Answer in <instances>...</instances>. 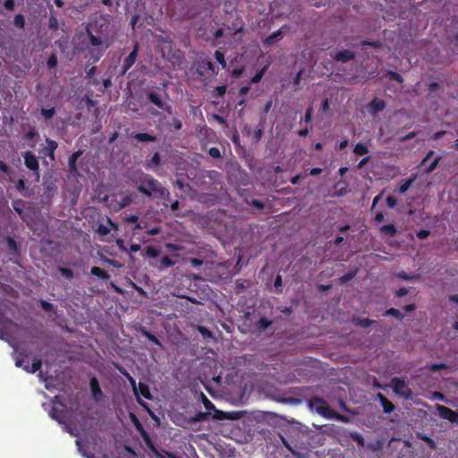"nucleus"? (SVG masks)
<instances>
[{"label": "nucleus", "instance_id": "nucleus-1", "mask_svg": "<svg viewBox=\"0 0 458 458\" xmlns=\"http://www.w3.org/2000/svg\"><path fill=\"white\" fill-rule=\"evenodd\" d=\"M137 190L147 197L156 195V197L163 198L165 195H168V191L162 186V184L155 179L153 176L142 174L137 182Z\"/></svg>", "mask_w": 458, "mask_h": 458}, {"label": "nucleus", "instance_id": "nucleus-2", "mask_svg": "<svg viewBox=\"0 0 458 458\" xmlns=\"http://www.w3.org/2000/svg\"><path fill=\"white\" fill-rule=\"evenodd\" d=\"M123 375L128 377L129 381L133 386V391H134V394H135V396H136L138 403L144 410H146L150 415L153 416L154 414H153L152 411L150 410V408L148 407V403L141 400V397H144L146 399H151L152 398V395L150 394L148 386L144 384V383L140 382L139 386H135V380L131 377V374H123Z\"/></svg>", "mask_w": 458, "mask_h": 458}, {"label": "nucleus", "instance_id": "nucleus-3", "mask_svg": "<svg viewBox=\"0 0 458 458\" xmlns=\"http://www.w3.org/2000/svg\"><path fill=\"white\" fill-rule=\"evenodd\" d=\"M309 406L315 410L318 414L326 418L332 417L334 411L328 405V403L319 397H312L308 402Z\"/></svg>", "mask_w": 458, "mask_h": 458}, {"label": "nucleus", "instance_id": "nucleus-4", "mask_svg": "<svg viewBox=\"0 0 458 458\" xmlns=\"http://www.w3.org/2000/svg\"><path fill=\"white\" fill-rule=\"evenodd\" d=\"M22 157L24 158L25 166L33 173L36 177V181L38 182L40 177V169L38 157L34 153L29 150L23 152Z\"/></svg>", "mask_w": 458, "mask_h": 458}, {"label": "nucleus", "instance_id": "nucleus-5", "mask_svg": "<svg viewBox=\"0 0 458 458\" xmlns=\"http://www.w3.org/2000/svg\"><path fill=\"white\" fill-rule=\"evenodd\" d=\"M159 43L162 47V53H167L171 55L172 59H175L177 61L181 60L182 57V54L180 50H174V41L168 37H162L159 38Z\"/></svg>", "mask_w": 458, "mask_h": 458}, {"label": "nucleus", "instance_id": "nucleus-6", "mask_svg": "<svg viewBox=\"0 0 458 458\" xmlns=\"http://www.w3.org/2000/svg\"><path fill=\"white\" fill-rule=\"evenodd\" d=\"M394 385V392L396 395L405 399L410 400L412 398V391L411 388L405 384V382L399 378L393 379Z\"/></svg>", "mask_w": 458, "mask_h": 458}, {"label": "nucleus", "instance_id": "nucleus-7", "mask_svg": "<svg viewBox=\"0 0 458 458\" xmlns=\"http://www.w3.org/2000/svg\"><path fill=\"white\" fill-rule=\"evenodd\" d=\"M64 376L65 374H55L53 376L52 374H38V377L41 381L45 383V386L47 389H59L63 388V383L59 379V376Z\"/></svg>", "mask_w": 458, "mask_h": 458}, {"label": "nucleus", "instance_id": "nucleus-8", "mask_svg": "<svg viewBox=\"0 0 458 458\" xmlns=\"http://www.w3.org/2000/svg\"><path fill=\"white\" fill-rule=\"evenodd\" d=\"M140 44L139 42H135L133 46L132 51L126 56L123 62L121 74L124 75L135 64L138 53H139Z\"/></svg>", "mask_w": 458, "mask_h": 458}, {"label": "nucleus", "instance_id": "nucleus-9", "mask_svg": "<svg viewBox=\"0 0 458 458\" xmlns=\"http://www.w3.org/2000/svg\"><path fill=\"white\" fill-rule=\"evenodd\" d=\"M148 99L158 108L165 110L169 114L172 113V106L162 100L161 97L157 92L150 91L148 94Z\"/></svg>", "mask_w": 458, "mask_h": 458}, {"label": "nucleus", "instance_id": "nucleus-10", "mask_svg": "<svg viewBox=\"0 0 458 458\" xmlns=\"http://www.w3.org/2000/svg\"><path fill=\"white\" fill-rule=\"evenodd\" d=\"M437 411L442 419L447 420L452 423H458V411L439 404L437 405Z\"/></svg>", "mask_w": 458, "mask_h": 458}, {"label": "nucleus", "instance_id": "nucleus-11", "mask_svg": "<svg viewBox=\"0 0 458 458\" xmlns=\"http://www.w3.org/2000/svg\"><path fill=\"white\" fill-rule=\"evenodd\" d=\"M30 354L25 352H18L15 358V365L18 368H21L24 370H28L30 367Z\"/></svg>", "mask_w": 458, "mask_h": 458}, {"label": "nucleus", "instance_id": "nucleus-12", "mask_svg": "<svg viewBox=\"0 0 458 458\" xmlns=\"http://www.w3.org/2000/svg\"><path fill=\"white\" fill-rule=\"evenodd\" d=\"M376 399L379 401L385 413H391L394 411V405L382 393L376 394Z\"/></svg>", "mask_w": 458, "mask_h": 458}, {"label": "nucleus", "instance_id": "nucleus-13", "mask_svg": "<svg viewBox=\"0 0 458 458\" xmlns=\"http://www.w3.org/2000/svg\"><path fill=\"white\" fill-rule=\"evenodd\" d=\"M47 146L43 148V153L45 156L48 157L51 160H55V151L58 147V144L55 140H51L49 138L46 139Z\"/></svg>", "mask_w": 458, "mask_h": 458}, {"label": "nucleus", "instance_id": "nucleus-14", "mask_svg": "<svg viewBox=\"0 0 458 458\" xmlns=\"http://www.w3.org/2000/svg\"><path fill=\"white\" fill-rule=\"evenodd\" d=\"M109 47V44H106L104 47H93L89 50V58L93 63H97L104 55L106 50Z\"/></svg>", "mask_w": 458, "mask_h": 458}, {"label": "nucleus", "instance_id": "nucleus-15", "mask_svg": "<svg viewBox=\"0 0 458 458\" xmlns=\"http://www.w3.org/2000/svg\"><path fill=\"white\" fill-rule=\"evenodd\" d=\"M333 58L337 62L347 63L355 58V54L348 49L336 53Z\"/></svg>", "mask_w": 458, "mask_h": 458}, {"label": "nucleus", "instance_id": "nucleus-16", "mask_svg": "<svg viewBox=\"0 0 458 458\" xmlns=\"http://www.w3.org/2000/svg\"><path fill=\"white\" fill-rule=\"evenodd\" d=\"M90 389H91V392H92V396L93 398L98 402L102 399L103 397V393H102V390L100 388V386H99V383L98 381V379L96 377H92L90 379Z\"/></svg>", "mask_w": 458, "mask_h": 458}, {"label": "nucleus", "instance_id": "nucleus-17", "mask_svg": "<svg viewBox=\"0 0 458 458\" xmlns=\"http://www.w3.org/2000/svg\"><path fill=\"white\" fill-rule=\"evenodd\" d=\"M86 33L92 47H98L106 45L105 40L101 37L94 35L90 28H87Z\"/></svg>", "mask_w": 458, "mask_h": 458}, {"label": "nucleus", "instance_id": "nucleus-18", "mask_svg": "<svg viewBox=\"0 0 458 458\" xmlns=\"http://www.w3.org/2000/svg\"><path fill=\"white\" fill-rule=\"evenodd\" d=\"M200 398H201L203 405L205 406V408L208 411V412H210L211 411H214L216 412V414H214L213 417L215 419H221V417L219 416L221 411H217L216 409V407L213 404V403L210 400H208V398L203 393L200 394Z\"/></svg>", "mask_w": 458, "mask_h": 458}, {"label": "nucleus", "instance_id": "nucleus-19", "mask_svg": "<svg viewBox=\"0 0 458 458\" xmlns=\"http://www.w3.org/2000/svg\"><path fill=\"white\" fill-rule=\"evenodd\" d=\"M81 155H82V151L78 150L70 156L69 160H68V166H69L70 173L77 172V160Z\"/></svg>", "mask_w": 458, "mask_h": 458}, {"label": "nucleus", "instance_id": "nucleus-20", "mask_svg": "<svg viewBox=\"0 0 458 458\" xmlns=\"http://www.w3.org/2000/svg\"><path fill=\"white\" fill-rule=\"evenodd\" d=\"M38 137V133L35 129H31L24 133L22 139L24 140H31V143H28L30 148H34L37 143V138Z\"/></svg>", "mask_w": 458, "mask_h": 458}, {"label": "nucleus", "instance_id": "nucleus-21", "mask_svg": "<svg viewBox=\"0 0 458 458\" xmlns=\"http://www.w3.org/2000/svg\"><path fill=\"white\" fill-rule=\"evenodd\" d=\"M132 137L140 142H154L157 140L156 136L147 132L134 133Z\"/></svg>", "mask_w": 458, "mask_h": 458}, {"label": "nucleus", "instance_id": "nucleus-22", "mask_svg": "<svg viewBox=\"0 0 458 458\" xmlns=\"http://www.w3.org/2000/svg\"><path fill=\"white\" fill-rule=\"evenodd\" d=\"M49 414L52 419L55 420L59 423H62L65 418L64 411L63 410H59L55 406L52 407Z\"/></svg>", "mask_w": 458, "mask_h": 458}, {"label": "nucleus", "instance_id": "nucleus-23", "mask_svg": "<svg viewBox=\"0 0 458 458\" xmlns=\"http://www.w3.org/2000/svg\"><path fill=\"white\" fill-rule=\"evenodd\" d=\"M369 106L373 109L375 113H379L385 109L386 103L384 100L375 98L369 103Z\"/></svg>", "mask_w": 458, "mask_h": 458}, {"label": "nucleus", "instance_id": "nucleus-24", "mask_svg": "<svg viewBox=\"0 0 458 458\" xmlns=\"http://www.w3.org/2000/svg\"><path fill=\"white\" fill-rule=\"evenodd\" d=\"M176 263L175 260H173L170 257L168 256H164L160 260H159V265L157 266V267L159 269H165V268H167V267H173L174 266Z\"/></svg>", "mask_w": 458, "mask_h": 458}, {"label": "nucleus", "instance_id": "nucleus-25", "mask_svg": "<svg viewBox=\"0 0 458 458\" xmlns=\"http://www.w3.org/2000/svg\"><path fill=\"white\" fill-rule=\"evenodd\" d=\"M7 247L11 254L18 256L19 255V248L15 240L12 237H7L6 239Z\"/></svg>", "mask_w": 458, "mask_h": 458}, {"label": "nucleus", "instance_id": "nucleus-26", "mask_svg": "<svg viewBox=\"0 0 458 458\" xmlns=\"http://www.w3.org/2000/svg\"><path fill=\"white\" fill-rule=\"evenodd\" d=\"M380 232L388 236H394L397 233L395 226L393 224L385 225L380 228Z\"/></svg>", "mask_w": 458, "mask_h": 458}, {"label": "nucleus", "instance_id": "nucleus-27", "mask_svg": "<svg viewBox=\"0 0 458 458\" xmlns=\"http://www.w3.org/2000/svg\"><path fill=\"white\" fill-rule=\"evenodd\" d=\"M97 72V68L95 66H87L86 69H85V72H86V79H92V82L91 84L92 85H98L99 84V81L94 78V74L96 73Z\"/></svg>", "mask_w": 458, "mask_h": 458}, {"label": "nucleus", "instance_id": "nucleus-28", "mask_svg": "<svg viewBox=\"0 0 458 458\" xmlns=\"http://www.w3.org/2000/svg\"><path fill=\"white\" fill-rule=\"evenodd\" d=\"M90 273L91 275L98 276L101 279H108L110 277V275L107 272L104 271L98 267H92Z\"/></svg>", "mask_w": 458, "mask_h": 458}, {"label": "nucleus", "instance_id": "nucleus-29", "mask_svg": "<svg viewBox=\"0 0 458 458\" xmlns=\"http://www.w3.org/2000/svg\"><path fill=\"white\" fill-rule=\"evenodd\" d=\"M350 438L352 440H353L354 442H356L359 446L365 448L366 443H365V439L361 434H360L358 432H351Z\"/></svg>", "mask_w": 458, "mask_h": 458}, {"label": "nucleus", "instance_id": "nucleus-30", "mask_svg": "<svg viewBox=\"0 0 458 458\" xmlns=\"http://www.w3.org/2000/svg\"><path fill=\"white\" fill-rule=\"evenodd\" d=\"M353 152L358 156H363L369 153V148L366 144L359 142L354 146Z\"/></svg>", "mask_w": 458, "mask_h": 458}, {"label": "nucleus", "instance_id": "nucleus-31", "mask_svg": "<svg viewBox=\"0 0 458 458\" xmlns=\"http://www.w3.org/2000/svg\"><path fill=\"white\" fill-rule=\"evenodd\" d=\"M383 316H385V317L392 316L400 320H402L404 318L403 314L399 310L394 309V308H390V309L386 310L384 312Z\"/></svg>", "mask_w": 458, "mask_h": 458}, {"label": "nucleus", "instance_id": "nucleus-32", "mask_svg": "<svg viewBox=\"0 0 458 458\" xmlns=\"http://www.w3.org/2000/svg\"><path fill=\"white\" fill-rule=\"evenodd\" d=\"M159 254H160V250L152 245L147 246V248L145 250V256L148 258L154 259V258L158 257Z\"/></svg>", "mask_w": 458, "mask_h": 458}, {"label": "nucleus", "instance_id": "nucleus-33", "mask_svg": "<svg viewBox=\"0 0 458 458\" xmlns=\"http://www.w3.org/2000/svg\"><path fill=\"white\" fill-rule=\"evenodd\" d=\"M210 415V412H204V411H198L194 416L191 418V420L192 422H199L207 420L208 416Z\"/></svg>", "mask_w": 458, "mask_h": 458}, {"label": "nucleus", "instance_id": "nucleus-34", "mask_svg": "<svg viewBox=\"0 0 458 458\" xmlns=\"http://www.w3.org/2000/svg\"><path fill=\"white\" fill-rule=\"evenodd\" d=\"M30 364H31V369L26 370L27 372H41L40 371V369L42 367V360L38 358H35L33 359L31 361H30Z\"/></svg>", "mask_w": 458, "mask_h": 458}, {"label": "nucleus", "instance_id": "nucleus-35", "mask_svg": "<svg viewBox=\"0 0 458 458\" xmlns=\"http://www.w3.org/2000/svg\"><path fill=\"white\" fill-rule=\"evenodd\" d=\"M141 437L145 442V444L147 445V446L154 453V454H158L157 450L156 449L149 435L148 434V432H144L143 434H141Z\"/></svg>", "mask_w": 458, "mask_h": 458}, {"label": "nucleus", "instance_id": "nucleus-36", "mask_svg": "<svg viewBox=\"0 0 458 458\" xmlns=\"http://www.w3.org/2000/svg\"><path fill=\"white\" fill-rule=\"evenodd\" d=\"M141 437L145 442V444L147 445V446L154 453V454H158L157 450L156 449L149 435L148 434V432H144L143 434H141Z\"/></svg>", "mask_w": 458, "mask_h": 458}, {"label": "nucleus", "instance_id": "nucleus-37", "mask_svg": "<svg viewBox=\"0 0 458 458\" xmlns=\"http://www.w3.org/2000/svg\"><path fill=\"white\" fill-rule=\"evenodd\" d=\"M272 325V321L269 320L268 318H265V317H262L259 319L258 321V328L260 330V331H265L267 327H269L270 326Z\"/></svg>", "mask_w": 458, "mask_h": 458}, {"label": "nucleus", "instance_id": "nucleus-38", "mask_svg": "<svg viewBox=\"0 0 458 458\" xmlns=\"http://www.w3.org/2000/svg\"><path fill=\"white\" fill-rule=\"evenodd\" d=\"M386 75L389 78L390 81H397L399 83H403V76L400 73H398L397 72L388 70L386 72Z\"/></svg>", "mask_w": 458, "mask_h": 458}, {"label": "nucleus", "instance_id": "nucleus-39", "mask_svg": "<svg viewBox=\"0 0 458 458\" xmlns=\"http://www.w3.org/2000/svg\"><path fill=\"white\" fill-rule=\"evenodd\" d=\"M25 206V201L22 199H16L13 201V208L16 213H18L20 216L23 213V208Z\"/></svg>", "mask_w": 458, "mask_h": 458}, {"label": "nucleus", "instance_id": "nucleus-40", "mask_svg": "<svg viewBox=\"0 0 458 458\" xmlns=\"http://www.w3.org/2000/svg\"><path fill=\"white\" fill-rule=\"evenodd\" d=\"M365 448L371 452H377L382 448V442L380 440H376L374 442H370L366 444Z\"/></svg>", "mask_w": 458, "mask_h": 458}, {"label": "nucleus", "instance_id": "nucleus-41", "mask_svg": "<svg viewBox=\"0 0 458 458\" xmlns=\"http://www.w3.org/2000/svg\"><path fill=\"white\" fill-rule=\"evenodd\" d=\"M160 155L158 152H156L150 160H147L146 162V166L147 167H152V166H157L160 164Z\"/></svg>", "mask_w": 458, "mask_h": 458}, {"label": "nucleus", "instance_id": "nucleus-42", "mask_svg": "<svg viewBox=\"0 0 458 458\" xmlns=\"http://www.w3.org/2000/svg\"><path fill=\"white\" fill-rule=\"evenodd\" d=\"M266 71H267V66H264L263 68L259 70L256 72V74L251 78L250 83L256 84V83L259 82L261 81L262 77L264 76Z\"/></svg>", "mask_w": 458, "mask_h": 458}, {"label": "nucleus", "instance_id": "nucleus-43", "mask_svg": "<svg viewBox=\"0 0 458 458\" xmlns=\"http://www.w3.org/2000/svg\"><path fill=\"white\" fill-rule=\"evenodd\" d=\"M13 25L17 28L23 29L25 26V18L22 14L19 13L14 16Z\"/></svg>", "mask_w": 458, "mask_h": 458}, {"label": "nucleus", "instance_id": "nucleus-44", "mask_svg": "<svg viewBox=\"0 0 458 458\" xmlns=\"http://www.w3.org/2000/svg\"><path fill=\"white\" fill-rule=\"evenodd\" d=\"M57 64H58L57 55H56V54L52 53L47 61V68L54 69L56 67Z\"/></svg>", "mask_w": 458, "mask_h": 458}, {"label": "nucleus", "instance_id": "nucleus-45", "mask_svg": "<svg viewBox=\"0 0 458 458\" xmlns=\"http://www.w3.org/2000/svg\"><path fill=\"white\" fill-rule=\"evenodd\" d=\"M441 157L440 156H437L428 166L427 168L425 169V173L427 174H430L432 173L436 168L437 166L438 165L440 160H441Z\"/></svg>", "mask_w": 458, "mask_h": 458}, {"label": "nucleus", "instance_id": "nucleus-46", "mask_svg": "<svg viewBox=\"0 0 458 458\" xmlns=\"http://www.w3.org/2000/svg\"><path fill=\"white\" fill-rule=\"evenodd\" d=\"M356 270L349 271L348 273L342 276L339 279L341 284H346L351 281L356 276Z\"/></svg>", "mask_w": 458, "mask_h": 458}, {"label": "nucleus", "instance_id": "nucleus-47", "mask_svg": "<svg viewBox=\"0 0 458 458\" xmlns=\"http://www.w3.org/2000/svg\"><path fill=\"white\" fill-rule=\"evenodd\" d=\"M374 323H375V321L371 320L369 318H357L356 319V325H358L363 328H367Z\"/></svg>", "mask_w": 458, "mask_h": 458}, {"label": "nucleus", "instance_id": "nucleus-48", "mask_svg": "<svg viewBox=\"0 0 458 458\" xmlns=\"http://www.w3.org/2000/svg\"><path fill=\"white\" fill-rule=\"evenodd\" d=\"M215 58L216 60L217 63H219L223 68H225L226 66V62H225V55L224 53H222L221 51L219 50H216L215 52Z\"/></svg>", "mask_w": 458, "mask_h": 458}, {"label": "nucleus", "instance_id": "nucleus-49", "mask_svg": "<svg viewBox=\"0 0 458 458\" xmlns=\"http://www.w3.org/2000/svg\"><path fill=\"white\" fill-rule=\"evenodd\" d=\"M282 35V32L280 30L273 32L270 36H268L266 40H265V43L269 45V44H272L274 43L277 38L278 37H280Z\"/></svg>", "mask_w": 458, "mask_h": 458}, {"label": "nucleus", "instance_id": "nucleus-50", "mask_svg": "<svg viewBox=\"0 0 458 458\" xmlns=\"http://www.w3.org/2000/svg\"><path fill=\"white\" fill-rule=\"evenodd\" d=\"M55 114V109L54 107L41 109V114L46 119L52 118Z\"/></svg>", "mask_w": 458, "mask_h": 458}, {"label": "nucleus", "instance_id": "nucleus-51", "mask_svg": "<svg viewBox=\"0 0 458 458\" xmlns=\"http://www.w3.org/2000/svg\"><path fill=\"white\" fill-rule=\"evenodd\" d=\"M142 334L150 341L152 342L153 344H155L156 345H158V346H161V343L160 341L156 337V335H154L153 334H151L150 332L148 331H146L144 330L142 332Z\"/></svg>", "mask_w": 458, "mask_h": 458}, {"label": "nucleus", "instance_id": "nucleus-52", "mask_svg": "<svg viewBox=\"0 0 458 458\" xmlns=\"http://www.w3.org/2000/svg\"><path fill=\"white\" fill-rule=\"evenodd\" d=\"M165 249L167 251L169 252H175V251H180V250H182V246L181 245H178V244H175V243H166L165 245Z\"/></svg>", "mask_w": 458, "mask_h": 458}, {"label": "nucleus", "instance_id": "nucleus-53", "mask_svg": "<svg viewBox=\"0 0 458 458\" xmlns=\"http://www.w3.org/2000/svg\"><path fill=\"white\" fill-rule=\"evenodd\" d=\"M360 45L362 47L369 46V47H374V48H379V47H381L382 43L380 41L362 40L360 42Z\"/></svg>", "mask_w": 458, "mask_h": 458}, {"label": "nucleus", "instance_id": "nucleus-54", "mask_svg": "<svg viewBox=\"0 0 458 458\" xmlns=\"http://www.w3.org/2000/svg\"><path fill=\"white\" fill-rule=\"evenodd\" d=\"M96 232L100 235V236H106L109 233H110V228H108L107 226L100 224L98 225Z\"/></svg>", "mask_w": 458, "mask_h": 458}, {"label": "nucleus", "instance_id": "nucleus-55", "mask_svg": "<svg viewBox=\"0 0 458 458\" xmlns=\"http://www.w3.org/2000/svg\"><path fill=\"white\" fill-rule=\"evenodd\" d=\"M413 180L412 179H409L407 181H405L400 187H399V193L403 194V193H405L409 188L411 187V183H412Z\"/></svg>", "mask_w": 458, "mask_h": 458}, {"label": "nucleus", "instance_id": "nucleus-56", "mask_svg": "<svg viewBox=\"0 0 458 458\" xmlns=\"http://www.w3.org/2000/svg\"><path fill=\"white\" fill-rule=\"evenodd\" d=\"M132 201V199L129 195H125L122 198L121 201L119 202V206L121 208H123L127 206H129Z\"/></svg>", "mask_w": 458, "mask_h": 458}, {"label": "nucleus", "instance_id": "nucleus-57", "mask_svg": "<svg viewBox=\"0 0 458 458\" xmlns=\"http://www.w3.org/2000/svg\"><path fill=\"white\" fill-rule=\"evenodd\" d=\"M60 273L66 277L67 279H71L73 277V272L71 268L68 267H60L59 268Z\"/></svg>", "mask_w": 458, "mask_h": 458}, {"label": "nucleus", "instance_id": "nucleus-58", "mask_svg": "<svg viewBox=\"0 0 458 458\" xmlns=\"http://www.w3.org/2000/svg\"><path fill=\"white\" fill-rule=\"evenodd\" d=\"M225 91H226V86L225 85L217 86L214 89V96H216V97H223L225 94Z\"/></svg>", "mask_w": 458, "mask_h": 458}, {"label": "nucleus", "instance_id": "nucleus-59", "mask_svg": "<svg viewBox=\"0 0 458 458\" xmlns=\"http://www.w3.org/2000/svg\"><path fill=\"white\" fill-rule=\"evenodd\" d=\"M40 306L45 311H53L54 305L47 301H40Z\"/></svg>", "mask_w": 458, "mask_h": 458}, {"label": "nucleus", "instance_id": "nucleus-60", "mask_svg": "<svg viewBox=\"0 0 458 458\" xmlns=\"http://www.w3.org/2000/svg\"><path fill=\"white\" fill-rule=\"evenodd\" d=\"M312 115H313V109L311 106H309L306 110L305 115H304V122L309 123L312 121Z\"/></svg>", "mask_w": 458, "mask_h": 458}, {"label": "nucleus", "instance_id": "nucleus-61", "mask_svg": "<svg viewBox=\"0 0 458 458\" xmlns=\"http://www.w3.org/2000/svg\"><path fill=\"white\" fill-rule=\"evenodd\" d=\"M447 369V366L445 363H434L429 367L431 372H436L439 369Z\"/></svg>", "mask_w": 458, "mask_h": 458}, {"label": "nucleus", "instance_id": "nucleus-62", "mask_svg": "<svg viewBox=\"0 0 458 458\" xmlns=\"http://www.w3.org/2000/svg\"><path fill=\"white\" fill-rule=\"evenodd\" d=\"M208 154L213 158H220L221 157L220 150H219V148H217L216 147L210 148L208 150Z\"/></svg>", "mask_w": 458, "mask_h": 458}, {"label": "nucleus", "instance_id": "nucleus-63", "mask_svg": "<svg viewBox=\"0 0 458 458\" xmlns=\"http://www.w3.org/2000/svg\"><path fill=\"white\" fill-rule=\"evenodd\" d=\"M201 68L206 69V70L211 72L212 73L216 72L215 66L210 61L203 62L201 64Z\"/></svg>", "mask_w": 458, "mask_h": 458}, {"label": "nucleus", "instance_id": "nucleus-64", "mask_svg": "<svg viewBox=\"0 0 458 458\" xmlns=\"http://www.w3.org/2000/svg\"><path fill=\"white\" fill-rule=\"evenodd\" d=\"M16 190L20 192H22L26 189V183L24 179H19L16 185Z\"/></svg>", "mask_w": 458, "mask_h": 458}]
</instances>
